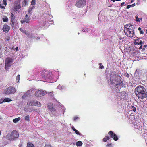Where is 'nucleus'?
I'll return each mask as SVG.
<instances>
[{
	"label": "nucleus",
	"mask_w": 147,
	"mask_h": 147,
	"mask_svg": "<svg viewBox=\"0 0 147 147\" xmlns=\"http://www.w3.org/2000/svg\"><path fill=\"white\" fill-rule=\"evenodd\" d=\"M106 147H112V145L111 143H108L106 145Z\"/></svg>",
	"instance_id": "nucleus-35"
},
{
	"label": "nucleus",
	"mask_w": 147,
	"mask_h": 147,
	"mask_svg": "<svg viewBox=\"0 0 147 147\" xmlns=\"http://www.w3.org/2000/svg\"><path fill=\"white\" fill-rule=\"evenodd\" d=\"M7 0H3V4L5 5H6L7 4Z\"/></svg>",
	"instance_id": "nucleus-38"
},
{
	"label": "nucleus",
	"mask_w": 147,
	"mask_h": 147,
	"mask_svg": "<svg viewBox=\"0 0 147 147\" xmlns=\"http://www.w3.org/2000/svg\"><path fill=\"white\" fill-rule=\"evenodd\" d=\"M146 33H147V30H146Z\"/></svg>",
	"instance_id": "nucleus-58"
},
{
	"label": "nucleus",
	"mask_w": 147,
	"mask_h": 147,
	"mask_svg": "<svg viewBox=\"0 0 147 147\" xmlns=\"http://www.w3.org/2000/svg\"><path fill=\"white\" fill-rule=\"evenodd\" d=\"M33 109V108H30L29 110V111H34Z\"/></svg>",
	"instance_id": "nucleus-47"
},
{
	"label": "nucleus",
	"mask_w": 147,
	"mask_h": 147,
	"mask_svg": "<svg viewBox=\"0 0 147 147\" xmlns=\"http://www.w3.org/2000/svg\"><path fill=\"white\" fill-rule=\"evenodd\" d=\"M0 49H1V46H0Z\"/></svg>",
	"instance_id": "nucleus-64"
},
{
	"label": "nucleus",
	"mask_w": 147,
	"mask_h": 147,
	"mask_svg": "<svg viewBox=\"0 0 147 147\" xmlns=\"http://www.w3.org/2000/svg\"><path fill=\"white\" fill-rule=\"evenodd\" d=\"M15 92H16V90L15 88L13 87L10 86L7 88L5 94H14Z\"/></svg>",
	"instance_id": "nucleus-8"
},
{
	"label": "nucleus",
	"mask_w": 147,
	"mask_h": 147,
	"mask_svg": "<svg viewBox=\"0 0 147 147\" xmlns=\"http://www.w3.org/2000/svg\"><path fill=\"white\" fill-rule=\"evenodd\" d=\"M12 100L10 98H5L3 100V102H9L10 101H12Z\"/></svg>",
	"instance_id": "nucleus-17"
},
{
	"label": "nucleus",
	"mask_w": 147,
	"mask_h": 147,
	"mask_svg": "<svg viewBox=\"0 0 147 147\" xmlns=\"http://www.w3.org/2000/svg\"><path fill=\"white\" fill-rule=\"evenodd\" d=\"M51 73L49 72L47 70H43L41 73V75L43 78L44 79H47L50 78V76Z\"/></svg>",
	"instance_id": "nucleus-9"
},
{
	"label": "nucleus",
	"mask_w": 147,
	"mask_h": 147,
	"mask_svg": "<svg viewBox=\"0 0 147 147\" xmlns=\"http://www.w3.org/2000/svg\"><path fill=\"white\" fill-rule=\"evenodd\" d=\"M46 94V92L44 90H39L37 91L35 94V96L37 97H40Z\"/></svg>",
	"instance_id": "nucleus-10"
},
{
	"label": "nucleus",
	"mask_w": 147,
	"mask_h": 147,
	"mask_svg": "<svg viewBox=\"0 0 147 147\" xmlns=\"http://www.w3.org/2000/svg\"><path fill=\"white\" fill-rule=\"evenodd\" d=\"M47 107L48 108L50 109H52L53 107V105L52 103H48L47 104Z\"/></svg>",
	"instance_id": "nucleus-19"
},
{
	"label": "nucleus",
	"mask_w": 147,
	"mask_h": 147,
	"mask_svg": "<svg viewBox=\"0 0 147 147\" xmlns=\"http://www.w3.org/2000/svg\"><path fill=\"white\" fill-rule=\"evenodd\" d=\"M27 5V0H24L22 2V7H25Z\"/></svg>",
	"instance_id": "nucleus-22"
},
{
	"label": "nucleus",
	"mask_w": 147,
	"mask_h": 147,
	"mask_svg": "<svg viewBox=\"0 0 147 147\" xmlns=\"http://www.w3.org/2000/svg\"><path fill=\"white\" fill-rule=\"evenodd\" d=\"M0 8L1 9H3V8H5V6H3L2 4H0Z\"/></svg>",
	"instance_id": "nucleus-42"
},
{
	"label": "nucleus",
	"mask_w": 147,
	"mask_h": 147,
	"mask_svg": "<svg viewBox=\"0 0 147 147\" xmlns=\"http://www.w3.org/2000/svg\"><path fill=\"white\" fill-rule=\"evenodd\" d=\"M3 102V101L2 102L1 101H0V103H2Z\"/></svg>",
	"instance_id": "nucleus-53"
},
{
	"label": "nucleus",
	"mask_w": 147,
	"mask_h": 147,
	"mask_svg": "<svg viewBox=\"0 0 147 147\" xmlns=\"http://www.w3.org/2000/svg\"><path fill=\"white\" fill-rule=\"evenodd\" d=\"M72 129H73V130L75 132V128L74 127H72Z\"/></svg>",
	"instance_id": "nucleus-49"
},
{
	"label": "nucleus",
	"mask_w": 147,
	"mask_h": 147,
	"mask_svg": "<svg viewBox=\"0 0 147 147\" xmlns=\"http://www.w3.org/2000/svg\"><path fill=\"white\" fill-rule=\"evenodd\" d=\"M99 68L100 69H102V68H104V67L101 63H99Z\"/></svg>",
	"instance_id": "nucleus-32"
},
{
	"label": "nucleus",
	"mask_w": 147,
	"mask_h": 147,
	"mask_svg": "<svg viewBox=\"0 0 147 147\" xmlns=\"http://www.w3.org/2000/svg\"><path fill=\"white\" fill-rule=\"evenodd\" d=\"M115 0V1H117L118 0Z\"/></svg>",
	"instance_id": "nucleus-62"
},
{
	"label": "nucleus",
	"mask_w": 147,
	"mask_h": 147,
	"mask_svg": "<svg viewBox=\"0 0 147 147\" xmlns=\"http://www.w3.org/2000/svg\"><path fill=\"white\" fill-rule=\"evenodd\" d=\"M9 1H12V0H9Z\"/></svg>",
	"instance_id": "nucleus-61"
},
{
	"label": "nucleus",
	"mask_w": 147,
	"mask_h": 147,
	"mask_svg": "<svg viewBox=\"0 0 147 147\" xmlns=\"http://www.w3.org/2000/svg\"><path fill=\"white\" fill-rule=\"evenodd\" d=\"M10 29V26L7 25H6V24H5V25L3 26L2 30L3 32H9Z\"/></svg>",
	"instance_id": "nucleus-12"
},
{
	"label": "nucleus",
	"mask_w": 147,
	"mask_h": 147,
	"mask_svg": "<svg viewBox=\"0 0 147 147\" xmlns=\"http://www.w3.org/2000/svg\"><path fill=\"white\" fill-rule=\"evenodd\" d=\"M1 131H0V135L1 134Z\"/></svg>",
	"instance_id": "nucleus-60"
},
{
	"label": "nucleus",
	"mask_w": 147,
	"mask_h": 147,
	"mask_svg": "<svg viewBox=\"0 0 147 147\" xmlns=\"http://www.w3.org/2000/svg\"><path fill=\"white\" fill-rule=\"evenodd\" d=\"M15 16L14 14L12 13H10V24L12 26L13 28L15 27V23L16 22V20L15 19Z\"/></svg>",
	"instance_id": "nucleus-7"
},
{
	"label": "nucleus",
	"mask_w": 147,
	"mask_h": 147,
	"mask_svg": "<svg viewBox=\"0 0 147 147\" xmlns=\"http://www.w3.org/2000/svg\"><path fill=\"white\" fill-rule=\"evenodd\" d=\"M15 49L16 50V51H18V47H16L15 48Z\"/></svg>",
	"instance_id": "nucleus-50"
},
{
	"label": "nucleus",
	"mask_w": 147,
	"mask_h": 147,
	"mask_svg": "<svg viewBox=\"0 0 147 147\" xmlns=\"http://www.w3.org/2000/svg\"><path fill=\"white\" fill-rule=\"evenodd\" d=\"M141 18H139L137 15L136 16V20L137 22H140V21Z\"/></svg>",
	"instance_id": "nucleus-28"
},
{
	"label": "nucleus",
	"mask_w": 147,
	"mask_h": 147,
	"mask_svg": "<svg viewBox=\"0 0 147 147\" xmlns=\"http://www.w3.org/2000/svg\"><path fill=\"white\" fill-rule=\"evenodd\" d=\"M147 47V45L146 44L145 45H144V46L143 47V48L142 49L143 50H145V48H146V47Z\"/></svg>",
	"instance_id": "nucleus-46"
},
{
	"label": "nucleus",
	"mask_w": 147,
	"mask_h": 147,
	"mask_svg": "<svg viewBox=\"0 0 147 147\" xmlns=\"http://www.w3.org/2000/svg\"><path fill=\"white\" fill-rule=\"evenodd\" d=\"M79 119V117H74V121H76L77 119Z\"/></svg>",
	"instance_id": "nucleus-41"
},
{
	"label": "nucleus",
	"mask_w": 147,
	"mask_h": 147,
	"mask_svg": "<svg viewBox=\"0 0 147 147\" xmlns=\"http://www.w3.org/2000/svg\"><path fill=\"white\" fill-rule=\"evenodd\" d=\"M13 61L12 58L8 57L6 58L5 60V69L7 70L8 67H11L12 64L11 63Z\"/></svg>",
	"instance_id": "nucleus-6"
},
{
	"label": "nucleus",
	"mask_w": 147,
	"mask_h": 147,
	"mask_svg": "<svg viewBox=\"0 0 147 147\" xmlns=\"http://www.w3.org/2000/svg\"><path fill=\"white\" fill-rule=\"evenodd\" d=\"M25 120L26 121H29L30 120L29 115H28L27 116H26L25 117Z\"/></svg>",
	"instance_id": "nucleus-26"
},
{
	"label": "nucleus",
	"mask_w": 147,
	"mask_h": 147,
	"mask_svg": "<svg viewBox=\"0 0 147 147\" xmlns=\"http://www.w3.org/2000/svg\"><path fill=\"white\" fill-rule=\"evenodd\" d=\"M25 34H26L28 36H30V34L31 35V34H30V33H26V32L25 31Z\"/></svg>",
	"instance_id": "nucleus-45"
},
{
	"label": "nucleus",
	"mask_w": 147,
	"mask_h": 147,
	"mask_svg": "<svg viewBox=\"0 0 147 147\" xmlns=\"http://www.w3.org/2000/svg\"><path fill=\"white\" fill-rule=\"evenodd\" d=\"M138 70H136V72H135V73H137V72H138Z\"/></svg>",
	"instance_id": "nucleus-55"
},
{
	"label": "nucleus",
	"mask_w": 147,
	"mask_h": 147,
	"mask_svg": "<svg viewBox=\"0 0 147 147\" xmlns=\"http://www.w3.org/2000/svg\"><path fill=\"white\" fill-rule=\"evenodd\" d=\"M136 94L138 98L143 99L146 98L147 96V93L145 88L142 86L139 85L135 89Z\"/></svg>",
	"instance_id": "nucleus-1"
},
{
	"label": "nucleus",
	"mask_w": 147,
	"mask_h": 147,
	"mask_svg": "<svg viewBox=\"0 0 147 147\" xmlns=\"http://www.w3.org/2000/svg\"><path fill=\"white\" fill-rule=\"evenodd\" d=\"M45 147H52L51 146V145H50V144H46Z\"/></svg>",
	"instance_id": "nucleus-40"
},
{
	"label": "nucleus",
	"mask_w": 147,
	"mask_h": 147,
	"mask_svg": "<svg viewBox=\"0 0 147 147\" xmlns=\"http://www.w3.org/2000/svg\"><path fill=\"white\" fill-rule=\"evenodd\" d=\"M114 137H113V139L114 140L117 141L118 140V137L116 135L115 133H114Z\"/></svg>",
	"instance_id": "nucleus-21"
},
{
	"label": "nucleus",
	"mask_w": 147,
	"mask_h": 147,
	"mask_svg": "<svg viewBox=\"0 0 147 147\" xmlns=\"http://www.w3.org/2000/svg\"><path fill=\"white\" fill-rule=\"evenodd\" d=\"M136 4L135 3H134V4L131 5H128L127 6V9H129V8H131V7H134L135 6Z\"/></svg>",
	"instance_id": "nucleus-29"
},
{
	"label": "nucleus",
	"mask_w": 147,
	"mask_h": 147,
	"mask_svg": "<svg viewBox=\"0 0 147 147\" xmlns=\"http://www.w3.org/2000/svg\"><path fill=\"white\" fill-rule=\"evenodd\" d=\"M30 20V18L29 16V15H28V14H26L25 16V18L23 20H21V22L22 24H23V23H24V22H26V23H29Z\"/></svg>",
	"instance_id": "nucleus-11"
},
{
	"label": "nucleus",
	"mask_w": 147,
	"mask_h": 147,
	"mask_svg": "<svg viewBox=\"0 0 147 147\" xmlns=\"http://www.w3.org/2000/svg\"><path fill=\"white\" fill-rule=\"evenodd\" d=\"M34 89H31V90H28V92L29 93V92H31V91H32Z\"/></svg>",
	"instance_id": "nucleus-48"
},
{
	"label": "nucleus",
	"mask_w": 147,
	"mask_h": 147,
	"mask_svg": "<svg viewBox=\"0 0 147 147\" xmlns=\"http://www.w3.org/2000/svg\"><path fill=\"white\" fill-rule=\"evenodd\" d=\"M125 2H122L121 3V5L122 6L124 5V4H125Z\"/></svg>",
	"instance_id": "nucleus-51"
},
{
	"label": "nucleus",
	"mask_w": 147,
	"mask_h": 147,
	"mask_svg": "<svg viewBox=\"0 0 147 147\" xmlns=\"http://www.w3.org/2000/svg\"><path fill=\"white\" fill-rule=\"evenodd\" d=\"M117 76L115 72H112L110 74V81L111 84L114 86L120 85L121 81L118 80Z\"/></svg>",
	"instance_id": "nucleus-3"
},
{
	"label": "nucleus",
	"mask_w": 147,
	"mask_h": 147,
	"mask_svg": "<svg viewBox=\"0 0 147 147\" xmlns=\"http://www.w3.org/2000/svg\"><path fill=\"white\" fill-rule=\"evenodd\" d=\"M127 77H129V74H127Z\"/></svg>",
	"instance_id": "nucleus-56"
},
{
	"label": "nucleus",
	"mask_w": 147,
	"mask_h": 147,
	"mask_svg": "<svg viewBox=\"0 0 147 147\" xmlns=\"http://www.w3.org/2000/svg\"><path fill=\"white\" fill-rule=\"evenodd\" d=\"M21 6L20 5H18L16 7L15 9L16 10H18V9H20Z\"/></svg>",
	"instance_id": "nucleus-34"
},
{
	"label": "nucleus",
	"mask_w": 147,
	"mask_h": 147,
	"mask_svg": "<svg viewBox=\"0 0 147 147\" xmlns=\"http://www.w3.org/2000/svg\"><path fill=\"white\" fill-rule=\"evenodd\" d=\"M35 8V6H32L31 7L29 8L28 9V15L30 17V16L32 14V10L34 8Z\"/></svg>",
	"instance_id": "nucleus-13"
},
{
	"label": "nucleus",
	"mask_w": 147,
	"mask_h": 147,
	"mask_svg": "<svg viewBox=\"0 0 147 147\" xmlns=\"http://www.w3.org/2000/svg\"><path fill=\"white\" fill-rule=\"evenodd\" d=\"M143 42L142 41V40H140L139 42H137L136 43V45H142V44H143Z\"/></svg>",
	"instance_id": "nucleus-31"
},
{
	"label": "nucleus",
	"mask_w": 147,
	"mask_h": 147,
	"mask_svg": "<svg viewBox=\"0 0 147 147\" xmlns=\"http://www.w3.org/2000/svg\"><path fill=\"white\" fill-rule=\"evenodd\" d=\"M36 4V0H32L31 2V5H35Z\"/></svg>",
	"instance_id": "nucleus-30"
},
{
	"label": "nucleus",
	"mask_w": 147,
	"mask_h": 147,
	"mask_svg": "<svg viewBox=\"0 0 147 147\" xmlns=\"http://www.w3.org/2000/svg\"><path fill=\"white\" fill-rule=\"evenodd\" d=\"M20 79V75H18L16 76V81L17 82H19V80Z\"/></svg>",
	"instance_id": "nucleus-33"
},
{
	"label": "nucleus",
	"mask_w": 147,
	"mask_h": 147,
	"mask_svg": "<svg viewBox=\"0 0 147 147\" xmlns=\"http://www.w3.org/2000/svg\"><path fill=\"white\" fill-rule=\"evenodd\" d=\"M27 147H34V146L31 142H28L27 144Z\"/></svg>",
	"instance_id": "nucleus-18"
},
{
	"label": "nucleus",
	"mask_w": 147,
	"mask_h": 147,
	"mask_svg": "<svg viewBox=\"0 0 147 147\" xmlns=\"http://www.w3.org/2000/svg\"><path fill=\"white\" fill-rule=\"evenodd\" d=\"M126 29L124 30V32L128 36L131 38L133 37L135 35L134 27L131 24H128L124 26V28Z\"/></svg>",
	"instance_id": "nucleus-2"
},
{
	"label": "nucleus",
	"mask_w": 147,
	"mask_h": 147,
	"mask_svg": "<svg viewBox=\"0 0 147 147\" xmlns=\"http://www.w3.org/2000/svg\"><path fill=\"white\" fill-rule=\"evenodd\" d=\"M20 119V118L19 117L18 118H15L13 119V121L14 123H17L18 122Z\"/></svg>",
	"instance_id": "nucleus-24"
},
{
	"label": "nucleus",
	"mask_w": 147,
	"mask_h": 147,
	"mask_svg": "<svg viewBox=\"0 0 147 147\" xmlns=\"http://www.w3.org/2000/svg\"><path fill=\"white\" fill-rule=\"evenodd\" d=\"M86 4V1L85 0H77L75 5L78 8H82Z\"/></svg>",
	"instance_id": "nucleus-5"
},
{
	"label": "nucleus",
	"mask_w": 147,
	"mask_h": 147,
	"mask_svg": "<svg viewBox=\"0 0 147 147\" xmlns=\"http://www.w3.org/2000/svg\"><path fill=\"white\" fill-rule=\"evenodd\" d=\"M132 2H133V0H131V3H132Z\"/></svg>",
	"instance_id": "nucleus-57"
},
{
	"label": "nucleus",
	"mask_w": 147,
	"mask_h": 147,
	"mask_svg": "<svg viewBox=\"0 0 147 147\" xmlns=\"http://www.w3.org/2000/svg\"><path fill=\"white\" fill-rule=\"evenodd\" d=\"M140 40V39H135V44L136 45V42H139Z\"/></svg>",
	"instance_id": "nucleus-44"
},
{
	"label": "nucleus",
	"mask_w": 147,
	"mask_h": 147,
	"mask_svg": "<svg viewBox=\"0 0 147 147\" xmlns=\"http://www.w3.org/2000/svg\"><path fill=\"white\" fill-rule=\"evenodd\" d=\"M111 1H113V2H114L115 1V0H111Z\"/></svg>",
	"instance_id": "nucleus-54"
},
{
	"label": "nucleus",
	"mask_w": 147,
	"mask_h": 147,
	"mask_svg": "<svg viewBox=\"0 0 147 147\" xmlns=\"http://www.w3.org/2000/svg\"><path fill=\"white\" fill-rule=\"evenodd\" d=\"M83 143L82 142L80 141V140H79V141H78L76 143V144L77 146H81L82 145Z\"/></svg>",
	"instance_id": "nucleus-20"
},
{
	"label": "nucleus",
	"mask_w": 147,
	"mask_h": 147,
	"mask_svg": "<svg viewBox=\"0 0 147 147\" xmlns=\"http://www.w3.org/2000/svg\"><path fill=\"white\" fill-rule=\"evenodd\" d=\"M132 110L134 111L135 112L136 110V108L135 107H134V106H132Z\"/></svg>",
	"instance_id": "nucleus-39"
},
{
	"label": "nucleus",
	"mask_w": 147,
	"mask_h": 147,
	"mask_svg": "<svg viewBox=\"0 0 147 147\" xmlns=\"http://www.w3.org/2000/svg\"><path fill=\"white\" fill-rule=\"evenodd\" d=\"M75 133L79 135H82L81 134V133H80L79 131H78L77 130H76V129H75Z\"/></svg>",
	"instance_id": "nucleus-36"
},
{
	"label": "nucleus",
	"mask_w": 147,
	"mask_h": 147,
	"mask_svg": "<svg viewBox=\"0 0 147 147\" xmlns=\"http://www.w3.org/2000/svg\"><path fill=\"white\" fill-rule=\"evenodd\" d=\"M78 34H80V33H78Z\"/></svg>",
	"instance_id": "nucleus-63"
},
{
	"label": "nucleus",
	"mask_w": 147,
	"mask_h": 147,
	"mask_svg": "<svg viewBox=\"0 0 147 147\" xmlns=\"http://www.w3.org/2000/svg\"><path fill=\"white\" fill-rule=\"evenodd\" d=\"M1 119V116L0 115V119Z\"/></svg>",
	"instance_id": "nucleus-59"
},
{
	"label": "nucleus",
	"mask_w": 147,
	"mask_h": 147,
	"mask_svg": "<svg viewBox=\"0 0 147 147\" xmlns=\"http://www.w3.org/2000/svg\"><path fill=\"white\" fill-rule=\"evenodd\" d=\"M138 30H139L140 33V34H143V33H144V31L143 29H142L140 27H139V28H138Z\"/></svg>",
	"instance_id": "nucleus-25"
},
{
	"label": "nucleus",
	"mask_w": 147,
	"mask_h": 147,
	"mask_svg": "<svg viewBox=\"0 0 147 147\" xmlns=\"http://www.w3.org/2000/svg\"><path fill=\"white\" fill-rule=\"evenodd\" d=\"M20 30L21 32H23V33H25V30H23V29L20 28Z\"/></svg>",
	"instance_id": "nucleus-43"
},
{
	"label": "nucleus",
	"mask_w": 147,
	"mask_h": 147,
	"mask_svg": "<svg viewBox=\"0 0 147 147\" xmlns=\"http://www.w3.org/2000/svg\"><path fill=\"white\" fill-rule=\"evenodd\" d=\"M34 106H41V103L40 102L36 101H33V104Z\"/></svg>",
	"instance_id": "nucleus-15"
},
{
	"label": "nucleus",
	"mask_w": 147,
	"mask_h": 147,
	"mask_svg": "<svg viewBox=\"0 0 147 147\" xmlns=\"http://www.w3.org/2000/svg\"><path fill=\"white\" fill-rule=\"evenodd\" d=\"M108 134L109 135V136L110 138H114V133L113 131H109Z\"/></svg>",
	"instance_id": "nucleus-14"
},
{
	"label": "nucleus",
	"mask_w": 147,
	"mask_h": 147,
	"mask_svg": "<svg viewBox=\"0 0 147 147\" xmlns=\"http://www.w3.org/2000/svg\"><path fill=\"white\" fill-rule=\"evenodd\" d=\"M3 22H7L8 21V18L6 16H3Z\"/></svg>",
	"instance_id": "nucleus-23"
},
{
	"label": "nucleus",
	"mask_w": 147,
	"mask_h": 147,
	"mask_svg": "<svg viewBox=\"0 0 147 147\" xmlns=\"http://www.w3.org/2000/svg\"><path fill=\"white\" fill-rule=\"evenodd\" d=\"M110 137L109 136H106L104 137V138L103 139V141L104 142H107V141L108 140H109L110 139Z\"/></svg>",
	"instance_id": "nucleus-16"
},
{
	"label": "nucleus",
	"mask_w": 147,
	"mask_h": 147,
	"mask_svg": "<svg viewBox=\"0 0 147 147\" xmlns=\"http://www.w3.org/2000/svg\"><path fill=\"white\" fill-rule=\"evenodd\" d=\"M142 45H141L140 46V47L139 48V49H142Z\"/></svg>",
	"instance_id": "nucleus-52"
},
{
	"label": "nucleus",
	"mask_w": 147,
	"mask_h": 147,
	"mask_svg": "<svg viewBox=\"0 0 147 147\" xmlns=\"http://www.w3.org/2000/svg\"><path fill=\"white\" fill-rule=\"evenodd\" d=\"M19 136V134L17 131L16 130H13L10 134V133L6 135V138L7 140H13L18 138Z\"/></svg>",
	"instance_id": "nucleus-4"
},
{
	"label": "nucleus",
	"mask_w": 147,
	"mask_h": 147,
	"mask_svg": "<svg viewBox=\"0 0 147 147\" xmlns=\"http://www.w3.org/2000/svg\"><path fill=\"white\" fill-rule=\"evenodd\" d=\"M121 96H125V95L126 94V92H125V91H123L121 93Z\"/></svg>",
	"instance_id": "nucleus-37"
},
{
	"label": "nucleus",
	"mask_w": 147,
	"mask_h": 147,
	"mask_svg": "<svg viewBox=\"0 0 147 147\" xmlns=\"http://www.w3.org/2000/svg\"><path fill=\"white\" fill-rule=\"evenodd\" d=\"M27 105L28 106H34L33 105V101H30L28 102L27 103Z\"/></svg>",
	"instance_id": "nucleus-27"
}]
</instances>
